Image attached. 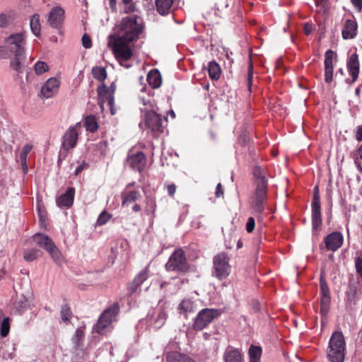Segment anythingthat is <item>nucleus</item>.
<instances>
[{"instance_id":"bf43d9fd","label":"nucleus","mask_w":362,"mask_h":362,"mask_svg":"<svg viewBox=\"0 0 362 362\" xmlns=\"http://www.w3.org/2000/svg\"><path fill=\"white\" fill-rule=\"evenodd\" d=\"M352 4L358 9L362 8V0H351Z\"/></svg>"},{"instance_id":"a18cd8bd","label":"nucleus","mask_w":362,"mask_h":362,"mask_svg":"<svg viewBox=\"0 0 362 362\" xmlns=\"http://www.w3.org/2000/svg\"><path fill=\"white\" fill-rule=\"evenodd\" d=\"M124 7L123 9V12L124 13H127L129 15H132V13H134L135 10H136V7L134 5V4H132V2H127V3H124Z\"/></svg>"},{"instance_id":"f3484780","label":"nucleus","mask_w":362,"mask_h":362,"mask_svg":"<svg viewBox=\"0 0 362 362\" xmlns=\"http://www.w3.org/2000/svg\"><path fill=\"white\" fill-rule=\"evenodd\" d=\"M344 238L341 233L333 232L326 236L325 243L328 250L336 251L343 244Z\"/></svg>"},{"instance_id":"cd10ccee","label":"nucleus","mask_w":362,"mask_h":362,"mask_svg":"<svg viewBox=\"0 0 362 362\" xmlns=\"http://www.w3.org/2000/svg\"><path fill=\"white\" fill-rule=\"evenodd\" d=\"M208 72L209 76L211 80L217 81L220 78L221 69L219 64L216 62L211 61L209 63Z\"/></svg>"},{"instance_id":"6ab92c4d","label":"nucleus","mask_w":362,"mask_h":362,"mask_svg":"<svg viewBox=\"0 0 362 362\" xmlns=\"http://www.w3.org/2000/svg\"><path fill=\"white\" fill-rule=\"evenodd\" d=\"M98 91L100 97V107L103 109L104 103L107 102L108 105L110 106L112 114L113 115L114 112L112 110V106L114 103V98L112 93L109 92L105 86L99 87Z\"/></svg>"},{"instance_id":"f257e3e1","label":"nucleus","mask_w":362,"mask_h":362,"mask_svg":"<svg viewBox=\"0 0 362 362\" xmlns=\"http://www.w3.org/2000/svg\"><path fill=\"white\" fill-rule=\"evenodd\" d=\"M143 29V20L138 15L124 16L115 25L113 33L108 38V47L121 66L127 69L132 66L129 60L133 55L134 43Z\"/></svg>"},{"instance_id":"c03bdc74","label":"nucleus","mask_w":362,"mask_h":362,"mask_svg":"<svg viewBox=\"0 0 362 362\" xmlns=\"http://www.w3.org/2000/svg\"><path fill=\"white\" fill-rule=\"evenodd\" d=\"M71 313L70 309L66 306H63L61 310V317L63 321L68 322L71 317Z\"/></svg>"},{"instance_id":"9b49d317","label":"nucleus","mask_w":362,"mask_h":362,"mask_svg":"<svg viewBox=\"0 0 362 362\" xmlns=\"http://www.w3.org/2000/svg\"><path fill=\"white\" fill-rule=\"evenodd\" d=\"M311 209L313 228V230H317L322 224L320 197L317 186L314 188Z\"/></svg>"},{"instance_id":"6e6552de","label":"nucleus","mask_w":362,"mask_h":362,"mask_svg":"<svg viewBox=\"0 0 362 362\" xmlns=\"http://www.w3.org/2000/svg\"><path fill=\"white\" fill-rule=\"evenodd\" d=\"M229 258L224 252H221L214 257L213 274L219 280L226 279L230 274Z\"/></svg>"},{"instance_id":"1a4fd4ad","label":"nucleus","mask_w":362,"mask_h":362,"mask_svg":"<svg viewBox=\"0 0 362 362\" xmlns=\"http://www.w3.org/2000/svg\"><path fill=\"white\" fill-rule=\"evenodd\" d=\"M143 124L154 134L162 133L164 129L161 116L153 110L145 113L144 120L139 124V126L141 127Z\"/></svg>"},{"instance_id":"7ed1b4c3","label":"nucleus","mask_w":362,"mask_h":362,"mask_svg":"<svg viewBox=\"0 0 362 362\" xmlns=\"http://www.w3.org/2000/svg\"><path fill=\"white\" fill-rule=\"evenodd\" d=\"M346 350V342L341 332H334L329 339L327 348L329 362H344Z\"/></svg>"},{"instance_id":"2eb2a0df","label":"nucleus","mask_w":362,"mask_h":362,"mask_svg":"<svg viewBox=\"0 0 362 362\" xmlns=\"http://www.w3.org/2000/svg\"><path fill=\"white\" fill-rule=\"evenodd\" d=\"M60 81L57 78H49L42 86L40 93L45 98H49L57 93Z\"/></svg>"},{"instance_id":"0e129e2a","label":"nucleus","mask_w":362,"mask_h":362,"mask_svg":"<svg viewBox=\"0 0 362 362\" xmlns=\"http://www.w3.org/2000/svg\"><path fill=\"white\" fill-rule=\"evenodd\" d=\"M117 1L116 0H110V6L114 9L116 6Z\"/></svg>"},{"instance_id":"ddd939ff","label":"nucleus","mask_w":362,"mask_h":362,"mask_svg":"<svg viewBox=\"0 0 362 362\" xmlns=\"http://www.w3.org/2000/svg\"><path fill=\"white\" fill-rule=\"evenodd\" d=\"M64 10L60 6L52 8L48 14V24L54 29H61L64 21Z\"/></svg>"},{"instance_id":"c756f323","label":"nucleus","mask_w":362,"mask_h":362,"mask_svg":"<svg viewBox=\"0 0 362 362\" xmlns=\"http://www.w3.org/2000/svg\"><path fill=\"white\" fill-rule=\"evenodd\" d=\"M140 193L136 190L127 191L122 194V206L129 205L140 197Z\"/></svg>"},{"instance_id":"4468645a","label":"nucleus","mask_w":362,"mask_h":362,"mask_svg":"<svg viewBox=\"0 0 362 362\" xmlns=\"http://www.w3.org/2000/svg\"><path fill=\"white\" fill-rule=\"evenodd\" d=\"M320 313L323 317H325L329 310L330 296L329 287L322 278L320 279Z\"/></svg>"},{"instance_id":"9d476101","label":"nucleus","mask_w":362,"mask_h":362,"mask_svg":"<svg viewBox=\"0 0 362 362\" xmlns=\"http://www.w3.org/2000/svg\"><path fill=\"white\" fill-rule=\"evenodd\" d=\"M218 315L217 310L204 308L202 309L194 319L193 327L195 330H202Z\"/></svg>"},{"instance_id":"72a5a7b5","label":"nucleus","mask_w":362,"mask_h":362,"mask_svg":"<svg viewBox=\"0 0 362 362\" xmlns=\"http://www.w3.org/2000/svg\"><path fill=\"white\" fill-rule=\"evenodd\" d=\"M250 362H259L262 349L259 346L252 345L249 349Z\"/></svg>"},{"instance_id":"e2e57ef3","label":"nucleus","mask_w":362,"mask_h":362,"mask_svg":"<svg viewBox=\"0 0 362 362\" xmlns=\"http://www.w3.org/2000/svg\"><path fill=\"white\" fill-rule=\"evenodd\" d=\"M132 209H133V211H135V212H139V211H141V207H140V206H139V205H138V204H135V205H134V206L132 207Z\"/></svg>"},{"instance_id":"ea45409f","label":"nucleus","mask_w":362,"mask_h":362,"mask_svg":"<svg viewBox=\"0 0 362 362\" xmlns=\"http://www.w3.org/2000/svg\"><path fill=\"white\" fill-rule=\"evenodd\" d=\"M334 53L332 50L329 49L325 52V68L333 67V58Z\"/></svg>"},{"instance_id":"5701e85b","label":"nucleus","mask_w":362,"mask_h":362,"mask_svg":"<svg viewBox=\"0 0 362 362\" xmlns=\"http://www.w3.org/2000/svg\"><path fill=\"white\" fill-rule=\"evenodd\" d=\"M166 359L167 362H196L189 356L177 351L167 353Z\"/></svg>"},{"instance_id":"de8ad7c7","label":"nucleus","mask_w":362,"mask_h":362,"mask_svg":"<svg viewBox=\"0 0 362 362\" xmlns=\"http://www.w3.org/2000/svg\"><path fill=\"white\" fill-rule=\"evenodd\" d=\"M81 41H82V45L85 48L88 49L92 47L91 39L88 35L84 34L82 37Z\"/></svg>"},{"instance_id":"b1692460","label":"nucleus","mask_w":362,"mask_h":362,"mask_svg":"<svg viewBox=\"0 0 362 362\" xmlns=\"http://www.w3.org/2000/svg\"><path fill=\"white\" fill-rule=\"evenodd\" d=\"M147 81L153 88H158L162 83L161 75L157 69L149 71L147 75Z\"/></svg>"},{"instance_id":"052dcab7","label":"nucleus","mask_w":362,"mask_h":362,"mask_svg":"<svg viewBox=\"0 0 362 362\" xmlns=\"http://www.w3.org/2000/svg\"><path fill=\"white\" fill-rule=\"evenodd\" d=\"M354 163L358 170L362 173V160H359L358 158H356L354 160Z\"/></svg>"},{"instance_id":"09e8293b","label":"nucleus","mask_w":362,"mask_h":362,"mask_svg":"<svg viewBox=\"0 0 362 362\" xmlns=\"http://www.w3.org/2000/svg\"><path fill=\"white\" fill-rule=\"evenodd\" d=\"M255 226V219L252 217H250L246 224V230L248 233H252L254 230Z\"/></svg>"},{"instance_id":"aec40b11","label":"nucleus","mask_w":362,"mask_h":362,"mask_svg":"<svg viewBox=\"0 0 362 362\" xmlns=\"http://www.w3.org/2000/svg\"><path fill=\"white\" fill-rule=\"evenodd\" d=\"M347 68L352 77V81H355L359 73V61L356 54H353L350 56L347 62Z\"/></svg>"},{"instance_id":"4c0bfd02","label":"nucleus","mask_w":362,"mask_h":362,"mask_svg":"<svg viewBox=\"0 0 362 362\" xmlns=\"http://www.w3.org/2000/svg\"><path fill=\"white\" fill-rule=\"evenodd\" d=\"M93 76L98 81H104L106 78V71L103 67L95 66L92 69Z\"/></svg>"},{"instance_id":"473e14b6","label":"nucleus","mask_w":362,"mask_h":362,"mask_svg":"<svg viewBox=\"0 0 362 362\" xmlns=\"http://www.w3.org/2000/svg\"><path fill=\"white\" fill-rule=\"evenodd\" d=\"M148 267H146L135 276L133 281V285L135 288L140 286L142 283L148 279Z\"/></svg>"},{"instance_id":"423d86ee","label":"nucleus","mask_w":362,"mask_h":362,"mask_svg":"<svg viewBox=\"0 0 362 362\" xmlns=\"http://www.w3.org/2000/svg\"><path fill=\"white\" fill-rule=\"evenodd\" d=\"M33 241L40 247L45 249L50 255L52 259L58 264L62 262V255L54 243L47 235L37 233L33 235Z\"/></svg>"},{"instance_id":"37998d69","label":"nucleus","mask_w":362,"mask_h":362,"mask_svg":"<svg viewBox=\"0 0 362 362\" xmlns=\"http://www.w3.org/2000/svg\"><path fill=\"white\" fill-rule=\"evenodd\" d=\"M111 215H110L106 211H103L98 218L97 223L100 226L105 224L108 220L110 218Z\"/></svg>"},{"instance_id":"79ce46f5","label":"nucleus","mask_w":362,"mask_h":362,"mask_svg":"<svg viewBox=\"0 0 362 362\" xmlns=\"http://www.w3.org/2000/svg\"><path fill=\"white\" fill-rule=\"evenodd\" d=\"M252 79H253V65H252L251 60H250V64H249L248 69H247V86H248V88H249L250 91H251V88H252Z\"/></svg>"},{"instance_id":"774afa93","label":"nucleus","mask_w":362,"mask_h":362,"mask_svg":"<svg viewBox=\"0 0 362 362\" xmlns=\"http://www.w3.org/2000/svg\"><path fill=\"white\" fill-rule=\"evenodd\" d=\"M242 245H243L242 243L239 240L238 243V247L240 248L242 247Z\"/></svg>"},{"instance_id":"20e7f679","label":"nucleus","mask_w":362,"mask_h":362,"mask_svg":"<svg viewBox=\"0 0 362 362\" xmlns=\"http://www.w3.org/2000/svg\"><path fill=\"white\" fill-rule=\"evenodd\" d=\"M25 37L23 33H16L6 37L4 45L0 46V57L8 58L11 54L25 52Z\"/></svg>"},{"instance_id":"f8f14e48","label":"nucleus","mask_w":362,"mask_h":362,"mask_svg":"<svg viewBox=\"0 0 362 362\" xmlns=\"http://www.w3.org/2000/svg\"><path fill=\"white\" fill-rule=\"evenodd\" d=\"M81 125L76 123L74 126L70 127L65 132L62 139V146L66 151L74 148L77 144L78 131Z\"/></svg>"},{"instance_id":"f704fd0d","label":"nucleus","mask_w":362,"mask_h":362,"mask_svg":"<svg viewBox=\"0 0 362 362\" xmlns=\"http://www.w3.org/2000/svg\"><path fill=\"white\" fill-rule=\"evenodd\" d=\"M42 255V252L37 249H27L23 252V258L27 262H32Z\"/></svg>"},{"instance_id":"39448f33","label":"nucleus","mask_w":362,"mask_h":362,"mask_svg":"<svg viewBox=\"0 0 362 362\" xmlns=\"http://www.w3.org/2000/svg\"><path fill=\"white\" fill-rule=\"evenodd\" d=\"M119 310V308L117 303L105 309L94 327L95 331L100 334H105L109 332L111 329L112 323L116 320Z\"/></svg>"},{"instance_id":"a211bd4d","label":"nucleus","mask_w":362,"mask_h":362,"mask_svg":"<svg viewBox=\"0 0 362 362\" xmlns=\"http://www.w3.org/2000/svg\"><path fill=\"white\" fill-rule=\"evenodd\" d=\"M75 190L73 187H69L66 192L57 199V205L59 207H70L74 203Z\"/></svg>"},{"instance_id":"680f3d73","label":"nucleus","mask_w":362,"mask_h":362,"mask_svg":"<svg viewBox=\"0 0 362 362\" xmlns=\"http://www.w3.org/2000/svg\"><path fill=\"white\" fill-rule=\"evenodd\" d=\"M313 30V28L309 24L306 23L304 26V32L306 35H309Z\"/></svg>"},{"instance_id":"8fccbe9b","label":"nucleus","mask_w":362,"mask_h":362,"mask_svg":"<svg viewBox=\"0 0 362 362\" xmlns=\"http://www.w3.org/2000/svg\"><path fill=\"white\" fill-rule=\"evenodd\" d=\"M28 306V301L27 300L18 301L16 303V309L20 312H21L23 310L26 308Z\"/></svg>"},{"instance_id":"c9c22d12","label":"nucleus","mask_w":362,"mask_h":362,"mask_svg":"<svg viewBox=\"0 0 362 362\" xmlns=\"http://www.w3.org/2000/svg\"><path fill=\"white\" fill-rule=\"evenodd\" d=\"M84 329L85 327L81 326L76 329L74 335L72 337V341L76 347H79L82 344L84 338Z\"/></svg>"},{"instance_id":"e433bc0d","label":"nucleus","mask_w":362,"mask_h":362,"mask_svg":"<svg viewBox=\"0 0 362 362\" xmlns=\"http://www.w3.org/2000/svg\"><path fill=\"white\" fill-rule=\"evenodd\" d=\"M30 25L33 34L36 36H39L40 33V16L38 14H35L32 16Z\"/></svg>"},{"instance_id":"4d7b16f0","label":"nucleus","mask_w":362,"mask_h":362,"mask_svg":"<svg viewBox=\"0 0 362 362\" xmlns=\"http://www.w3.org/2000/svg\"><path fill=\"white\" fill-rule=\"evenodd\" d=\"M223 195V189L221 183H218L216 187V197H220Z\"/></svg>"},{"instance_id":"13d9d810","label":"nucleus","mask_w":362,"mask_h":362,"mask_svg":"<svg viewBox=\"0 0 362 362\" xmlns=\"http://www.w3.org/2000/svg\"><path fill=\"white\" fill-rule=\"evenodd\" d=\"M8 23V18L5 14L0 15V26L5 27Z\"/></svg>"},{"instance_id":"6e6d98bb","label":"nucleus","mask_w":362,"mask_h":362,"mask_svg":"<svg viewBox=\"0 0 362 362\" xmlns=\"http://www.w3.org/2000/svg\"><path fill=\"white\" fill-rule=\"evenodd\" d=\"M88 165V163L86 162H83L81 164H80L75 170V175H78L82 170L86 168Z\"/></svg>"},{"instance_id":"2f4dec72","label":"nucleus","mask_w":362,"mask_h":362,"mask_svg":"<svg viewBox=\"0 0 362 362\" xmlns=\"http://www.w3.org/2000/svg\"><path fill=\"white\" fill-rule=\"evenodd\" d=\"M84 126L87 131L95 132L98 129L97 118L94 115H88L85 118Z\"/></svg>"},{"instance_id":"4be33fe9","label":"nucleus","mask_w":362,"mask_h":362,"mask_svg":"<svg viewBox=\"0 0 362 362\" xmlns=\"http://www.w3.org/2000/svg\"><path fill=\"white\" fill-rule=\"evenodd\" d=\"M225 362H243L240 351L237 349L228 348L223 354Z\"/></svg>"},{"instance_id":"c85d7f7f","label":"nucleus","mask_w":362,"mask_h":362,"mask_svg":"<svg viewBox=\"0 0 362 362\" xmlns=\"http://www.w3.org/2000/svg\"><path fill=\"white\" fill-rule=\"evenodd\" d=\"M180 314L187 315L194 312V303L189 298L182 300L177 308Z\"/></svg>"},{"instance_id":"603ef678","label":"nucleus","mask_w":362,"mask_h":362,"mask_svg":"<svg viewBox=\"0 0 362 362\" xmlns=\"http://www.w3.org/2000/svg\"><path fill=\"white\" fill-rule=\"evenodd\" d=\"M177 187L175 184L167 185L168 194L170 197H173L176 192Z\"/></svg>"},{"instance_id":"3c124183","label":"nucleus","mask_w":362,"mask_h":362,"mask_svg":"<svg viewBox=\"0 0 362 362\" xmlns=\"http://www.w3.org/2000/svg\"><path fill=\"white\" fill-rule=\"evenodd\" d=\"M355 266L356 268L357 272L359 274L361 277L362 278V258L358 257L355 261Z\"/></svg>"},{"instance_id":"69168bd1","label":"nucleus","mask_w":362,"mask_h":362,"mask_svg":"<svg viewBox=\"0 0 362 362\" xmlns=\"http://www.w3.org/2000/svg\"><path fill=\"white\" fill-rule=\"evenodd\" d=\"M39 216H40V221L41 224H44L45 218L40 212H39Z\"/></svg>"},{"instance_id":"49530a36","label":"nucleus","mask_w":362,"mask_h":362,"mask_svg":"<svg viewBox=\"0 0 362 362\" xmlns=\"http://www.w3.org/2000/svg\"><path fill=\"white\" fill-rule=\"evenodd\" d=\"M325 81L329 83L333 78V67L325 68Z\"/></svg>"},{"instance_id":"393cba45","label":"nucleus","mask_w":362,"mask_h":362,"mask_svg":"<svg viewBox=\"0 0 362 362\" xmlns=\"http://www.w3.org/2000/svg\"><path fill=\"white\" fill-rule=\"evenodd\" d=\"M174 0H156L157 11L162 16L167 15L171 11Z\"/></svg>"},{"instance_id":"7c9ffc66","label":"nucleus","mask_w":362,"mask_h":362,"mask_svg":"<svg viewBox=\"0 0 362 362\" xmlns=\"http://www.w3.org/2000/svg\"><path fill=\"white\" fill-rule=\"evenodd\" d=\"M168 315L165 310L162 308H159L156 312V316L152 322L155 328H160L165 322Z\"/></svg>"},{"instance_id":"a878e982","label":"nucleus","mask_w":362,"mask_h":362,"mask_svg":"<svg viewBox=\"0 0 362 362\" xmlns=\"http://www.w3.org/2000/svg\"><path fill=\"white\" fill-rule=\"evenodd\" d=\"M14 57L11 59L10 66L18 73L22 72L23 61L25 59V52L13 54Z\"/></svg>"},{"instance_id":"5fc2aeb1","label":"nucleus","mask_w":362,"mask_h":362,"mask_svg":"<svg viewBox=\"0 0 362 362\" xmlns=\"http://www.w3.org/2000/svg\"><path fill=\"white\" fill-rule=\"evenodd\" d=\"M355 138L358 141H362V124L357 127Z\"/></svg>"},{"instance_id":"a19ab883","label":"nucleus","mask_w":362,"mask_h":362,"mask_svg":"<svg viewBox=\"0 0 362 362\" xmlns=\"http://www.w3.org/2000/svg\"><path fill=\"white\" fill-rule=\"evenodd\" d=\"M9 322L8 318H4L1 325V335L2 337H5L9 332Z\"/></svg>"},{"instance_id":"58836bf2","label":"nucleus","mask_w":362,"mask_h":362,"mask_svg":"<svg viewBox=\"0 0 362 362\" xmlns=\"http://www.w3.org/2000/svg\"><path fill=\"white\" fill-rule=\"evenodd\" d=\"M34 70L37 75H41L49 70V66L45 62L38 61L34 66Z\"/></svg>"},{"instance_id":"412c9836","label":"nucleus","mask_w":362,"mask_h":362,"mask_svg":"<svg viewBox=\"0 0 362 362\" xmlns=\"http://www.w3.org/2000/svg\"><path fill=\"white\" fill-rule=\"evenodd\" d=\"M357 24L354 21L347 19L345 21L344 28L342 30L344 39H352L356 35Z\"/></svg>"},{"instance_id":"0eeeda50","label":"nucleus","mask_w":362,"mask_h":362,"mask_svg":"<svg viewBox=\"0 0 362 362\" xmlns=\"http://www.w3.org/2000/svg\"><path fill=\"white\" fill-rule=\"evenodd\" d=\"M165 269L168 271H177L181 273H185L189 270V264L182 249L173 252L165 264Z\"/></svg>"},{"instance_id":"bb28decb","label":"nucleus","mask_w":362,"mask_h":362,"mask_svg":"<svg viewBox=\"0 0 362 362\" xmlns=\"http://www.w3.org/2000/svg\"><path fill=\"white\" fill-rule=\"evenodd\" d=\"M32 148L33 146L30 144H25L23 146L19 156V159L18 160L21 165L24 173H26L28 171L27 156L32 150Z\"/></svg>"},{"instance_id":"dca6fc26","label":"nucleus","mask_w":362,"mask_h":362,"mask_svg":"<svg viewBox=\"0 0 362 362\" xmlns=\"http://www.w3.org/2000/svg\"><path fill=\"white\" fill-rule=\"evenodd\" d=\"M146 160L142 152H137L134 154H129L127 159V164L132 169L141 171L146 165Z\"/></svg>"},{"instance_id":"338daca9","label":"nucleus","mask_w":362,"mask_h":362,"mask_svg":"<svg viewBox=\"0 0 362 362\" xmlns=\"http://www.w3.org/2000/svg\"><path fill=\"white\" fill-rule=\"evenodd\" d=\"M355 94L356 95H359L360 94V89L358 88H357L356 90H355Z\"/></svg>"},{"instance_id":"f03ea898","label":"nucleus","mask_w":362,"mask_h":362,"mask_svg":"<svg viewBox=\"0 0 362 362\" xmlns=\"http://www.w3.org/2000/svg\"><path fill=\"white\" fill-rule=\"evenodd\" d=\"M253 175L255 179V190L251 197V207L257 213H262L264 210V203L267 198V180L266 170L259 166L253 170Z\"/></svg>"},{"instance_id":"864d4df0","label":"nucleus","mask_w":362,"mask_h":362,"mask_svg":"<svg viewBox=\"0 0 362 362\" xmlns=\"http://www.w3.org/2000/svg\"><path fill=\"white\" fill-rule=\"evenodd\" d=\"M351 156L355 160L358 158L359 160H362V145L358 148L357 151L351 153Z\"/></svg>"}]
</instances>
